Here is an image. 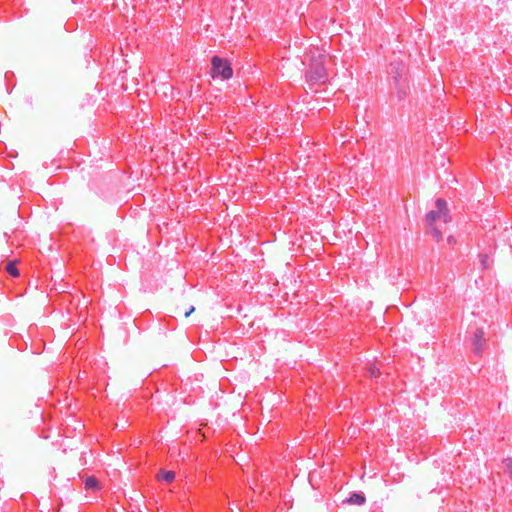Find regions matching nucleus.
Segmentation results:
<instances>
[{
    "instance_id": "nucleus-1",
    "label": "nucleus",
    "mask_w": 512,
    "mask_h": 512,
    "mask_svg": "<svg viewBox=\"0 0 512 512\" xmlns=\"http://www.w3.org/2000/svg\"><path fill=\"white\" fill-rule=\"evenodd\" d=\"M327 55L319 49L310 50L303 64L306 65L305 79L309 85L325 84L328 73L325 66Z\"/></svg>"
},
{
    "instance_id": "nucleus-2",
    "label": "nucleus",
    "mask_w": 512,
    "mask_h": 512,
    "mask_svg": "<svg viewBox=\"0 0 512 512\" xmlns=\"http://www.w3.org/2000/svg\"><path fill=\"white\" fill-rule=\"evenodd\" d=\"M388 73L393 79V85L398 100H404L408 96L410 90L405 64L400 60L391 61Z\"/></svg>"
},
{
    "instance_id": "nucleus-3",
    "label": "nucleus",
    "mask_w": 512,
    "mask_h": 512,
    "mask_svg": "<svg viewBox=\"0 0 512 512\" xmlns=\"http://www.w3.org/2000/svg\"><path fill=\"white\" fill-rule=\"evenodd\" d=\"M210 74L212 78H221L222 80H229L233 76V69L231 63L219 56H213L211 59Z\"/></svg>"
},
{
    "instance_id": "nucleus-4",
    "label": "nucleus",
    "mask_w": 512,
    "mask_h": 512,
    "mask_svg": "<svg viewBox=\"0 0 512 512\" xmlns=\"http://www.w3.org/2000/svg\"><path fill=\"white\" fill-rule=\"evenodd\" d=\"M436 210H431L426 214V223L428 227H432L437 220H441L447 223L451 220L449 210L447 208V202L438 198L435 202Z\"/></svg>"
},
{
    "instance_id": "nucleus-5",
    "label": "nucleus",
    "mask_w": 512,
    "mask_h": 512,
    "mask_svg": "<svg viewBox=\"0 0 512 512\" xmlns=\"http://www.w3.org/2000/svg\"><path fill=\"white\" fill-rule=\"evenodd\" d=\"M471 341L473 346V352L476 355H480L485 344L484 331L482 328H477L474 331Z\"/></svg>"
},
{
    "instance_id": "nucleus-6",
    "label": "nucleus",
    "mask_w": 512,
    "mask_h": 512,
    "mask_svg": "<svg viewBox=\"0 0 512 512\" xmlns=\"http://www.w3.org/2000/svg\"><path fill=\"white\" fill-rule=\"evenodd\" d=\"M366 501L365 495L362 492H353L346 502L353 505H363Z\"/></svg>"
},
{
    "instance_id": "nucleus-7",
    "label": "nucleus",
    "mask_w": 512,
    "mask_h": 512,
    "mask_svg": "<svg viewBox=\"0 0 512 512\" xmlns=\"http://www.w3.org/2000/svg\"><path fill=\"white\" fill-rule=\"evenodd\" d=\"M479 262L483 270H486L491 267L493 260L488 253H480L479 254Z\"/></svg>"
},
{
    "instance_id": "nucleus-8",
    "label": "nucleus",
    "mask_w": 512,
    "mask_h": 512,
    "mask_svg": "<svg viewBox=\"0 0 512 512\" xmlns=\"http://www.w3.org/2000/svg\"><path fill=\"white\" fill-rule=\"evenodd\" d=\"M158 478L162 481H165L167 483H170L172 482L174 479H175V472L173 471H166V470H161L160 473H159V476Z\"/></svg>"
},
{
    "instance_id": "nucleus-9",
    "label": "nucleus",
    "mask_w": 512,
    "mask_h": 512,
    "mask_svg": "<svg viewBox=\"0 0 512 512\" xmlns=\"http://www.w3.org/2000/svg\"><path fill=\"white\" fill-rule=\"evenodd\" d=\"M85 488L95 490L99 488V482L95 477H88L85 480Z\"/></svg>"
},
{
    "instance_id": "nucleus-10",
    "label": "nucleus",
    "mask_w": 512,
    "mask_h": 512,
    "mask_svg": "<svg viewBox=\"0 0 512 512\" xmlns=\"http://www.w3.org/2000/svg\"><path fill=\"white\" fill-rule=\"evenodd\" d=\"M6 271L7 273L12 276V277H18L19 276V270L16 266L15 263L13 262H9L7 265H6Z\"/></svg>"
},
{
    "instance_id": "nucleus-11",
    "label": "nucleus",
    "mask_w": 512,
    "mask_h": 512,
    "mask_svg": "<svg viewBox=\"0 0 512 512\" xmlns=\"http://www.w3.org/2000/svg\"><path fill=\"white\" fill-rule=\"evenodd\" d=\"M430 228V233L432 235V237L437 241L439 242L441 239H442V233L441 231L439 230L438 227H436L435 225H433L432 227H429Z\"/></svg>"
},
{
    "instance_id": "nucleus-12",
    "label": "nucleus",
    "mask_w": 512,
    "mask_h": 512,
    "mask_svg": "<svg viewBox=\"0 0 512 512\" xmlns=\"http://www.w3.org/2000/svg\"><path fill=\"white\" fill-rule=\"evenodd\" d=\"M504 471L512 477V458H507L503 461Z\"/></svg>"
},
{
    "instance_id": "nucleus-13",
    "label": "nucleus",
    "mask_w": 512,
    "mask_h": 512,
    "mask_svg": "<svg viewBox=\"0 0 512 512\" xmlns=\"http://www.w3.org/2000/svg\"><path fill=\"white\" fill-rule=\"evenodd\" d=\"M194 310H195L194 306H190V308L187 309V311L184 313V316L189 317L194 312Z\"/></svg>"
},
{
    "instance_id": "nucleus-14",
    "label": "nucleus",
    "mask_w": 512,
    "mask_h": 512,
    "mask_svg": "<svg viewBox=\"0 0 512 512\" xmlns=\"http://www.w3.org/2000/svg\"><path fill=\"white\" fill-rule=\"evenodd\" d=\"M379 375V371L376 370L375 368L371 369V376L372 377H377Z\"/></svg>"
},
{
    "instance_id": "nucleus-15",
    "label": "nucleus",
    "mask_w": 512,
    "mask_h": 512,
    "mask_svg": "<svg viewBox=\"0 0 512 512\" xmlns=\"http://www.w3.org/2000/svg\"><path fill=\"white\" fill-rule=\"evenodd\" d=\"M455 242H456V240L454 239V237H452V236L448 237V244L449 245H453Z\"/></svg>"
}]
</instances>
